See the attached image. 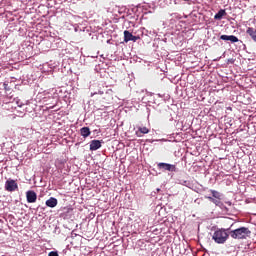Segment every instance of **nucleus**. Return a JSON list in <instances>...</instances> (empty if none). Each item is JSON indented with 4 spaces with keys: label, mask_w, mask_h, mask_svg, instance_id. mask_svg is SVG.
<instances>
[{
    "label": "nucleus",
    "mask_w": 256,
    "mask_h": 256,
    "mask_svg": "<svg viewBox=\"0 0 256 256\" xmlns=\"http://www.w3.org/2000/svg\"><path fill=\"white\" fill-rule=\"evenodd\" d=\"M73 211V208H68L67 213H71Z\"/></svg>",
    "instance_id": "18"
},
{
    "label": "nucleus",
    "mask_w": 256,
    "mask_h": 256,
    "mask_svg": "<svg viewBox=\"0 0 256 256\" xmlns=\"http://www.w3.org/2000/svg\"><path fill=\"white\" fill-rule=\"evenodd\" d=\"M18 107H23V104H20V102H17Z\"/></svg>",
    "instance_id": "19"
},
{
    "label": "nucleus",
    "mask_w": 256,
    "mask_h": 256,
    "mask_svg": "<svg viewBox=\"0 0 256 256\" xmlns=\"http://www.w3.org/2000/svg\"><path fill=\"white\" fill-rule=\"evenodd\" d=\"M213 241H215L218 245H223L229 239V234L225 229H218L212 235Z\"/></svg>",
    "instance_id": "1"
},
{
    "label": "nucleus",
    "mask_w": 256,
    "mask_h": 256,
    "mask_svg": "<svg viewBox=\"0 0 256 256\" xmlns=\"http://www.w3.org/2000/svg\"><path fill=\"white\" fill-rule=\"evenodd\" d=\"M158 169H162L163 171H171L173 173L177 171V166L161 162L158 164Z\"/></svg>",
    "instance_id": "5"
},
{
    "label": "nucleus",
    "mask_w": 256,
    "mask_h": 256,
    "mask_svg": "<svg viewBox=\"0 0 256 256\" xmlns=\"http://www.w3.org/2000/svg\"><path fill=\"white\" fill-rule=\"evenodd\" d=\"M27 203H37V193L33 190L26 192Z\"/></svg>",
    "instance_id": "6"
},
{
    "label": "nucleus",
    "mask_w": 256,
    "mask_h": 256,
    "mask_svg": "<svg viewBox=\"0 0 256 256\" xmlns=\"http://www.w3.org/2000/svg\"><path fill=\"white\" fill-rule=\"evenodd\" d=\"M251 235V230L247 227H241L230 232L232 239H247Z\"/></svg>",
    "instance_id": "2"
},
{
    "label": "nucleus",
    "mask_w": 256,
    "mask_h": 256,
    "mask_svg": "<svg viewBox=\"0 0 256 256\" xmlns=\"http://www.w3.org/2000/svg\"><path fill=\"white\" fill-rule=\"evenodd\" d=\"M48 256H59V253L57 251H51Z\"/></svg>",
    "instance_id": "16"
},
{
    "label": "nucleus",
    "mask_w": 256,
    "mask_h": 256,
    "mask_svg": "<svg viewBox=\"0 0 256 256\" xmlns=\"http://www.w3.org/2000/svg\"><path fill=\"white\" fill-rule=\"evenodd\" d=\"M220 39L222 41H230L231 43H239V38L235 35H221Z\"/></svg>",
    "instance_id": "7"
},
{
    "label": "nucleus",
    "mask_w": 256,
    "mask_h": 256,
    "mask_svg": "<svg viewBox=\"0 0 256 256\" xmlns=\"http://www.w3.org/2000/svg\"><path fill=\"white\" fill-rule=\"evenodd\" d=\"M225 15H227V12L225 11V9H220L218 13L215 14L214 19L216 21H221L223 17H225Z\"/></svg>",
    "instance_id": "11"
},
{
    "label": "nucleus",
    "mask_w": 256,
    "mask_h": 256,
    "mask_svg": "<svg viewBox=\"0 0 256 256\" xmlns=\"http://www.w3.org/2000/svg\"><path fill=\"white\" fill-rule=\"evenodd\" d=\"M149 133V128L147 127H139L136 132L137 137H143V135H147Z\"/></svg>",
    "instance_id": "13"
},
{
    "label": "nucleus",
    "mask_w": 256,
    "mask_h": 256,
    "mask_svg": "<svg viewBox=\"0 0 256 256\" xmlns=\"http://www.w3.org/2000/svg\"><path fill=\"white\" fill-rule=\"evenodd\" d=\"M97 149H101V140H92L90 142V151H97Z\"/></svg>",
    "instance_id": "8"
},
{
    "label": "nucleus",
    "mask_w": 256,
    "mask_h": 256,
    "mask_svg": "<svg viewBox=\"0 0 256 256\" xmlns=\"http://www.w3.org/2000/svg\"><path fill=\"white\" fill-rule=\"evenodd\" d=\"M211 194L214 197V199H221V194L217 192V190H211Z\"/></svg>",
    "instance_id": "15"
},
{
    "label": "nucleus",
    "mask_w": 256,
    "mask_h": 256,
    "mask_svg": "<svg viewBox=\"0 0 256 256\" xmlns=\"http://www.w3.org/2000/svg\"><path fill=\"white\" fill-rule=\"evenodd\" d=\"M80 135L84 137V139H87V137L91 135V129H89V127H82L80 129Z\"/></svg>",
    "instance_id": "12"
},
{
    "label": "nucleus",
    "mask_w": 256,
    "mask_h": 256,
    "mask_svg": "<svg viewBox=\"0 0 256 256\" xmlns=\"http://www.w3.org/2000/svg\"><path fill=\"white\" fill-rule=\"evenodd\" d=\"M246 33L249 35V37H251L252 41L256 43V29L253 27H248Z\"/></svg>",
    "instance_id": "9"
},
{
    "label": "nucleus",
    "mask_w": 256,
    "mask_h": 256,
    "mask_svg": "<svg viewBox=\"0 0 256 256\" xmlns=\"http://www.w3.org/2000/svg\"><path fill=\"white\" fill-rule=\"evenodd\" d=\"M139 39H141V37L133 36V34L128 30L124 31V43H129V41H133V43H136L137 41H139Z\"/></svg>",
    "instance_id": "4"
},
{
    "label": "nucleus",
    "mask_w": 256,
    "mask_h": 256,
    "mask_svg": "<svg viewBox=\"0 0 256 256\" xmlns=\"http://www.w3.org/2000/svg\"><path fill=\"white\" fill-rule=\"evenodd\" d=\"M206 199H208V201H211V203H214V205H221V199L213 198L211 196H206Z\"/></svg>",
    "instance_id": "14"
},
{
    "label": "nucleus",
    "mask_w": 256,
    "mask_h": 256,
    "mask_svg": "<svg viewBox=\"0 0 256 256\" xmlns=\"http://www.w3.org/2000/svg\"><path fill=\"white\" fill-rule=\"evenodd\" d=\"M57 198L55 197H50L47 201H46V206L50 207L51 209H53L54 207H57Z\"/></svg>",
    "instance_id": "10"
},
{
    "label": "nucleus",
    "mask_w": 256,
    "mask_h": 256,
    "mask_svg": "<svg viewBox=\"0 0 256 256\" xmlns=\"http://www.w3.org/2000/svg\"><path fill=\"white\" fill-rule=\"evenodd\" d=\"M3 86L6 91H9L11 89V87H9V84L7 82H4Z\"/></svg>",
    "instance_id": "17"
},
{
    "label": "nucleus",
    "mask_w": 256,
    "mask_h": 256,
    "mask_svg": "<svg viewBox=\"0 0 256 256\" xmlns=\"http://www.w3.org/2000/svg\"><path fill=\"white\" fill-rule=\"evenodd\" d=\"M17 189H19V185H17L15 180L9 179L5 182V191L13 193V191H17Z\"/></svg>",
    "instance_id": "3"
},
{
    "label": "nucleus",
    "mask_w": 256,
    "mask_h": 256,
    "mask_svg": "<svg viewBox=\"0 0 256 256\" xmlns=\"http://www.w3.org/2000/svg\"><path fill=\"white\" fill-rule=\"evenodd\" d=\"M184 1H186L188 3V1H191V0H184Z\"/></svg>",
    "instance_id": "20"
}]
</instances>
